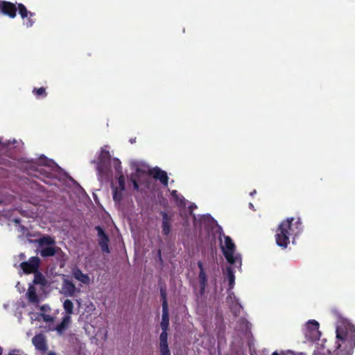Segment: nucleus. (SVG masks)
Instances as JSON below:
<instances>
[{
	"mask_svg": "<svg viewBox=\"0 0 355 355\" xmlns=\"http://www.w3.org/2000/svg\"><path fill=\"white\" fill-rule=\"evenodd\" d=\"M355 347V329L347 320H340L336 327V340L334 355H351ZM330 351L319 347L314 355H327Z\"/></svg>",
	"mask_w": 355,
	"mask_h": 355,
	"instance_id": "1",
	"label": "nucleus"
},
{
	"mask_svg": "<svg viewBox=\"0 0 355 355\" xmlns=\"http://www.w3.org/2000/svg\"><path fill=\"white\" fill-rule=\"evenodd\" d=\"M302 231L301 222L298 218H288L279 225L275 234L276 243L286 248L291 241L294 240Z\"/></svg>",
	"mask_w": 355,
	"mask_h": 355,
	"instance_id": "2",
	"label": "nucleus"
},
{
	"mask_svg": "<svg viewBox=\"0 0 355 355\" xmlns=\"http://www.w3.org/2000/svg\"><path fill=\"white\" fill-rule=\"evenodd\" d=\"M219 239L222 251L227 261L231 264H239L241 266V255L236 252V246L231 238L220 234Z\"/></svg>",
	"mask_w": 355,
	"mask_h": 355,
	"instance_id": "3",
	"label": "nucleus"
},
{
	"mask_svg": "<svg viewBox=\"0 0 355 355\" xmlns=\"http://www.w3.org/2000/svg\"><path fill=\"white\" fill-rule=\"evenodd\" d=\"M107 146L102 148L98 157L96 170L100 179L110 178L112 176V171L108 166L110 159L112 158L111 157L110 152L107 150Z\"/></svg>",
	"mask_w": 355,
	"mask_h": 355,
	"instance_id": "4",
	"label": "nucleus"
},
{
	"mask_svg": "<svg viewBox=\"0 0 355 355\" xmlns=\"http://www.w3.org/2000/svg\"><path fill=\"white\" fill-rule=\"evenodd\" d=\"M87 334L97 340H105L107 338V331L103 324L100 317H96L93 320L85 325Z\"/></svg>",
	"mask_w": 355,
	"mask_h": 355,
	"instance_id": "5",
	"label": "nucleus"
},
{
	"mask_svg": "<svg viewBox=\"0 0 355 355\" xmlns=\"http://www.w3.org/2000/svg\"><path fill=\"white\" fill-rule=\"evenodd\" d=\"M131 168L135 171V173L132 176L131 180L135 189H139V183L141 182L140 178H145L148 176V168L147 166L140 164L137 161L130 162Z\"/></svg>",
	"mask_w": 355,
	"mask_h": 355,
	"instance_id": "6",
	"label": "nucleus"
},
{
	"mask_svg": "<svg viewBox=\"0 0 355 355\" xmlns=\"http://www.w3.org/2000/svg\"><path fill=\"white\" fill-rule=\"evenodd\" d=\"M304 334L308 340L318 339L320 336L319 323L314 320H309L304 328Z\"/></svg>",
	"mask_w": 355,
	"mask_h": 355,
	"instance_id": "7",
	"label": "nucleus"
},
{
	"mask_svg": "<svg viewBox=\"0 0 355 355\" xmlns=\"http://www.w3.org/2000/svg\"><path fill=\"white\" fill-rule=\"evenodd\" d=\"M77 292V288L70 279L63 275L62 284L60 293L65 296L73 297Z\"/></svg>",
	"mask_w": 355,
	"mask_h": 355,
	"instance_id": "8",
	"label": "nucleus"
},
{
	"mask_svg": "<svg viewBox=\"0 0 355 355\" xmlns=\"http://www.w3.org/2000/svg\"><path fill=\"white\" fill-rule=\"evenodd\" d=\"M18 10L19 15L24 20V24L28 28L31 27L34 24V21L32 19L34 13L28 11L21 3L18 5Z\"/></svg>",
	"mask_w": 355,
	"mask_h": 355,
	"instance_id": "9",
	"label": "nucleus"
},
{
	"mask_svg": "<svg viewBox=\"0 0 355 355\" xmlns=\"http://www.w3.org/2000/svg\"><path fill=\"white\" fill-rule=\"evenodd\" d=\"M96 230L97 231V234H98V245H100L102 251L103 252L109 253L110 252V249H109V246H108L109 239H108L107 235L105 233L103 230L99 226L96 227Z\"/></svg>",
	"mask_w": 355,
	"mask_h": 355,
	"instance_id": "10",
	"label": "nucleus"
},
{
	"mask_svg": "<svg viewBox=\"0 0 355 355\" xmlns=\"http://www.w3.org/2000/svg\"><path fill=\"white\" fill-rule=\"evenodd\" d=\"M40 259L38 257H33L28 261L22 262L21 267L26 273L35 272L39 266Z\"/></svg>",
	"mask_w": 355,
	"mask_h": 355,
	"instance_id": "11",
	"label": "nucleus"
},
{
	"mask_svg": "<svg viewBox=\"0 0 355 355\" xmlns=\"http://www.w3.org/2000/svg\"><path fill=\"white\" fill-rule=\"evenodd\" d=\"M16 10L14 4L10 2L0 1V12L14 18L16 16Z\"/></svg>",
	"mask_w": 355,
	"mask_h": 355,
	"instance_id": "12",
	"label": "nucleus"
},
{
	"mask_svg": "<svg viewBox=\"0 0 355 355\" xmlns=\"http://www.w3.org/2000/svg\"><path fill=\"white\" fill-rule=\"evenodd\" d=\"M119 186L113 187V199L115 202H119L123 197V193L125 189L124 178L121 176V180H118Z\"/></svg>",
	"mask_w": 355,
	"mask_h": 355,
	"instance_id": "13",
	"label": "nucleus"
},
{
	"mask_svg": "<svg viewBox=\"0 0 355 355\" xmlns=\"http://www.w3.org/2000/svg\"><path fill=\"white\" fill-rule=\"evenodd\" d=\"M169 325V315L168 312V306L166 301L164 302L162 306V322L160 324L162 332L167 334L168 327Z\"/></svg>",
	"mask_w": 355,
	"mask_h": 355,
	"instance_id": "14",
	"label": "nucleus"
},
{
	"mask_svg": "<svg viewBox=\"0 0 355 355\" xmlns=\"http://www.w3.org/2000/svg\"><path fill=\"white\" fill-rule=\"evenodd\" d=\"M168 334L165 333H161L159 336V352L160 355H171V352L168 346Z\"/></svg>",
	"mask_w": 355,
	"mask_h": 355,
	"instance_id": "15",
	"label": "nucleus"
},
{
	"mask_svg": "<svg viewBox=\"0 0 355 355\" xmlns=\"http://www.w3.org/2000/svg\"><path fill=\"white\" fill-rule=\"evenodd\" d=\"M32 343L37 350L45 352L47 349L46 340L42 334H38L34 336Z\"/></svg>",
	"mask_w": 355,
	"mask_h": 355,
	"instance_id": "16",
	"label": "nucleus"
},
{
	"mask_svg": "<svg viewBox=\"0 0 355 355\" xmlns=\"http://www.w3.org/2000/svg\"><path fill=\"white\" fill-rule=\"evenodd\" d=\"M108 166L110 169L111 166H112L114 168L116 173L115 176L118 180H121V176L122 178H124L122 173L121 163L118 158L113 157L112 159H111L110 162L108 164Z\"/></svg>",
	"mask_w": 355,
	"mask_h": 355,
	"instance_id": "17",
	"label": "nucleus"
},
{
	"mask_svg": "<svg viewBox=\"0 0 355 355\" xmlns=\"http://www.w3.org/2000/svg\"><path fill=\"white\" fill-rule=\"evenodd\" d=\"M198 268L200 269L199 282H200V293L203 294L205 292V288L207 286V278L206 273L204 270L202 262L199 261L198 263Z\"/></svg>",
	"mask_w": 355,
	"mask_h": 355,
	"instance_id": "18",
	"label": "nucleus"
},
{
	"mask_svg": "<svg viewBox=\"0 0 355 355\" xmlns=\"http://www.w3.org/2000/svg\"><path fill=\"white\" fill-rule=\"evenodd\" d=\"M162 232L165 235H168L171 232V218L166 213L162 212Z\"/></svg>",
	"mask_w": 355,
	"mask_h": 355,
	"instance_id": "19",
	"label": "nucleus"
},
{
	"mask_svg": "<svg viewBox=\"0 0 355 355\" xmlns=\"http://www.w3.org/2000/svg\"><path fill=\"white\" fill-rule=\"evenodd\" d=\"M41 313H39L40 318L46 322H51L54 320V317L49 314L51 312V308L49 305L44 304L40 308Z\"/></svg>",
	"mask_w": 355,
	"mask_h": 355,
	"instance_id": "20",
	"label": "nucleus"
},
{
	"mask_svg": "<svg viewBox=\"0 0 355 355\" xmlns=\"http://www.w3.org/2000/svg\"><path fill=\"white\" fill-rule=\"evenodd\" d=\"M73 277L83 284H89L90 278L87 274H84L78 268H74L72 270Z\"/></svg>",
	"mask_w": 355,
	"mask_h": 355,
	"instance_id": "21",
	"label": "nucleus"
},
{
	"mask_svg": "<svg viewBox=\"0 0 355 355\" xmlns=\"http://www.w3.org/2000/svg\"><path fill=\"white\" fill-rule=\"evenodd\" d=\"M151 174L155 179L159 180L163 184L166 186L168 184V176L165 171H162L158 168H155L151 171Z\"/></svg>",
	"mask_w": 355,
	"mask_h": 355,
	"instance_id": "22",
	"label": "nucleus"
},
{
	"mask_svg": "<svg viewBox=\"0 0 355 355\" xmlns=\"http://www.w3.org/2000/svg\"><path fill=\"white\" fill-rule=\"evenodd\" d=\"M71 322V316L70 315H65L62 318V321L60 324L57 325L55 327V330L58 332L59 335H62L64 331L67 329L68 326L69 325Z\"/></svg>",
	"mask_w": 355,
	"mask_h": 355,
	"instance_id": "23",
	"label": "nucleus"
},
{
	"mask_svg": "<svg viewBox=\"0 0 355 355\" xmlns=\"http://www.w3.org/2000/svg\"><path fill=\"white\" fill-rule=\"evenodd\" d=\"M36 242L41 247L54 245L55 243L54 238L50 236H44L42 238L37 239Z\"/></svg>",
	"mask_w": 355,
	"mask_h": 355,
	"instance_id": "24",
	"label": "nucleus"
},
{
	"mask_svg": "<svg viewBox=\"0 0 355 355\" xmlns=\"http://www.w3.org/2000/svg\"><path fill=\"white\" fill-rule=\"evenodd\" d=\"M27 297L31 303H38L39 297L36 294V289L33 286H30L26 293Z\"/></svg>",
	"mask_w": 355,
	"mask_h": 355,
	"instance_id": "25",
	"label": "nucleus"
},
{
	"mask_svg": "<svg viewBox=\"0 0 355 355\" xmlns=\"http://www.w3.org/2000/svg\"><path fill=\"white\" fill-rule=\"evenodd\" d=\"M171 195L178 206H179V207H184L185 206L186 200H185L184 198L182 195L178 194V191L176 190L172 191Z\"/></svg>",
	"mask_w": 355,
	"mask_h": 355,
	"instance_id": "26",
	"label": "nucleus"
},
{
	"mask_svg": "<svg viewBox=\"0 0 355 355\" xmlns=\"http://www.w3.org/2000/svg\"><path fill=\"white\" fill-rule=\"evenodd\" d=\"M227 302L231 304V308L234 309L235 311H239L241 306L237 302V299L233 293H230L227 297Z\"/></svg>",
	"mask_w": 355,
	"mask_h": 355,
	"instance_id": "27",
	"label": "nucleus"
},
{
	"mask_svg": "<svg viewBox=\"0 0 355 355\" xmlns=\"http://www.w3.org/2000/svg\"><path fill=\"white\" fill-rule=\"evenodd\" d=\"M200 220V223L202 225H207V224L210 225L211 223H214L215 222L213 220V219L210 217V216H201L199 219ZM194 225L197 226L198 223V219L196 218V217H194L193 219Z\"/></svg>",
	"mask_w": 355,
	"mask_h": 355,
	"instance_id": "28",
	"label": "nucleus"
},
{
	"mask_svg": "<svg viewBox=\"0 0 355 355\" xmlns=\"http://www.w3.org/2000/svg\"><path fill=\"white\" fill-rule=\"evenodd\" d=\"M55 254V248L53 245L47 246L41 250V255L42 257H51Z\"/></svg>",
	"mask_w": 355,
	"mask_h": 355,
	"instance_id": "29",
	"label": "nucleus"
},
{
	"mask_svg": "<svg viewBox=\"0 0 355 355\" xmlns=\"http://www.w3.org/2000/svg\"><path fill=\"white\" fill-rule=\"evenodd\" d=\"M63 308L67 313L66 315H70L73 313V303L70 300H64L63 303Z\"/></svg>",
	"mask_w": 355,
	"mask_h": 355,
	"instance_id": "30",
	"label": "nucleus"
},
{
	"mask_svg": "<svg viewBox=\"0 0 355 355\" xmlns=\"http://www.w3.org/2000/svg\"><path fill=\"white\" fill-rule=\"evenodd\" d=\"M40 164L43 166H46L50 168L51 170H55L58 168V166L55 162L52 160H48L46 158L40 157Z\"/></svg>",
	"mask_w": 355,
	"mask_h": 355,
	"instance_id": "31",
	"label": "nucleus"
},
{
	"mask_svg": "<svg viewBox=\"0 0 355 355\" xmlns=\"http://www.w3.org/2000/svg\"><path fill=\"white\" fill-rule=\"evenodd\" d=\"M226 279L229 282L230 288L232 289L234 284L235 277L234 273L230 268H228L226 271Z\"/></svg>",
	"mask_w": 355,
	"mask_h": 355,
	"instance_id": "32",
	"label": "nucleus"
},
{
	"mask_svg": "<svg viewBox=\"0 0 355 355\" xmlns=\"http://www.w3.org/2000/svg\"><path fill=\"white\" fill-rule=\"evenodd\" d=\"M33 282L35 284H45V279L41 274H35Z\"/></svg>",
	"mask_w": 355,
	"mask_h": 355,
	"instance_id": "33",
	"label": "nucleus"
},
{
	"mask_svg": "<svg viewBox=\"0 0 355 355\" xmlns=\"http://www.w3.org/2000/svg\"><path fill=\"white\" fill-rule=\"evenodd\" d=\"M17 141L16 140H13L12 141V144H15L16 143ZM11 144V141H6L5 142H3L1 139H0V152L1 151H3L4 149H6L9 145Z\"/></svg>",
	"mask_w": 355,
	"mask_h": 355,
	"instance_id": "34",
	"label": "nucleus"
},
{
	"mask_svg": "<svg viewBox=\"0 0 355 355\" xmlns=\"http://www.w3.org/2000/svg\"><path fill=\"white\" fill-rule=\"evenodd\" d=\"M30 318H31V320H40L41 318L39 313H30Z\"/></svg>",
	"mask_w": 355,
	"mask_h": 355,
	"instance_id": "35",
	"label": "nucleus"
},
{
	"mask_svg": "<svg viewBox=\"0 0 355 355\" xmlns=\"http://www.w3.org/2000/svg\"><path fill=\"white\" fill-rule=\"evenodd\" d=\"M36 94L37 95L45 94V89L43 87H40L36 90Z\"/></svg>",
	"mask_w": 355,
	"mask_h": 355,
	"instance_id": "36",
	"label": "nucleus"
},
{
	"mask_svg": "<svg viewBox=\"0 0 355 355\" xmlns=\"http://www.w3.org/2000/svg\"><path fill=\"white\" fill-rule=\"evenodd\" d=\"M249 207H250V208H252V209H253V208H254V206H253V205H252V203H250V204H249Z\"/></svg>",
	"mask_w": 355,
	"mask_h": 355,
	"instance_id": "37",
	"label": "nucleus"
},
{
	"mask_svg": "<svg viewBox=\"0 0 355 355\" xmlns=\"http://www.w3.org/2000/svg\"><path fill=\"white\" fill-rule=\"evenodd\" d=\"M38 216V214H35V213H33V212L32 213V216H33H33Z\"/></svg>",
	"mask_w": 355,
	"mask_h": 355,
	"instance_id": "38",
	"label": "nucleus"
},
{
	"mask_svg": "<svg viewBox=\"0 0 355 355\" xmlns=\"http://www.w3.org/2000/svg\"><path fill=\"white\" fill-rule=\"evenodd\" d=\"M272 355H279L277 352H274Z\"/></svg>",
	"mask_w": 355,
	"mask_h": 355,
	"instance_id": "39",
	"label": "nucleus"
},
{
	"mask_svg": "<svg viewBox=\"0 0 355 355\" xmlns=\"http://www.w3.org/2000/svg\"><path fill=\"white\" fill-rule=\"evenodd\" d=\"M255 193H256V191L254 190V191H253L252 192L250 193V195L253 196Z\"/></svg>",
	"mask_w": 355,
	"mask_h": 355,
	"instance_id": "40",
	"label": "nucleus"
},
{
	"mask_svg": "<svg viewBox=\"0 0 355 355\" xmlns=\"http://www.w3.org/2000/svg\"><path fill=\"white\" fill-rule=\"evenodd\" d=\"M3 353V349L0 347V355H1Z\"/></svg>",
	"mask_w": 355,
	"mask_h": 355,
	"instance_id": "41",
	"label": "nucleus"
},
{
	"mask_svg": "<svg viewBox=\"0 0 355 355\" xmlns=\"http://www.w3.org/2000/svg\"><path fill=\"white\" fill-rule=\"evenodd\" d=\"M91 307H92L91 308L92 310H94L95 309V307H94V306L93 304H92Z\"/></svg>",
	"mask_w": 355,
	"mask_h": 355,
	"instance_id": "42",
	"label": "nucleus"
},
{
	"mask_svg": "<svg viewBox=\"0 0 355 355\" xmlns=\"http://www.w3.org/2000/svg\"><path fill=\"white\" fill-rule=\"evenodd\" d=\"M48 355H56V354H54V353L51 352V353H49Z\"/></svg>",
	"mask_w": 355,
	"mask_h": 355,
	"instance_id": "43",
	"label": "nucleus"
},
{
	"mask_svg": "<svg viewBox=\"0 0 355 355\" xmlns=\"http://www.w3.org/2000/svg\"><path fill=\"white\" fill-rule=\"evenodd\" d=\"M20 256L21 257V258H24V255L23 254H21Z\"/></svg>",
	"mask_w": 355,
	"mask_h": 355,
	"instance_id": "44",
	"label": "nucleus"
},
{
	"mask_svg": "<svg viewBox=\"0 0 355 355\" xmlns=\"http://www.w3.org/2000/svg\"><path fill=\"white\" fill-rule=\"evenodd\" d=\"M15 223H19V220L17 219L15 220Z\"/></svg>",
	"mask_w": 355,
	"mask_h": 355,
	"instance_id": "45",
	"label": "nucleus"
}]
</instances>
